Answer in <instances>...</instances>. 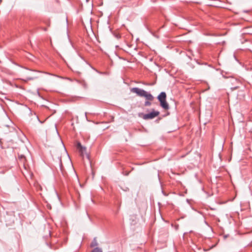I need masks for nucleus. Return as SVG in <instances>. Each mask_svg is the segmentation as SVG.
Returning a JSON list of instances; mask_svg holds the SVG:
<instances>
[{
  "instance_id": "f257e3e1",
  "label": "nucleus",
  "mask_w": 252,
  "mask_h": 252,
  "mask_svg": "<svg viewBox=\"0 0 252 252\" xmlns=\"http://www.w3.org/2000/svg\"><path fill=\"white\" fill-rule=\"evenodd\" d=\"M130 91L133 93H135L139 96L145 98L146 101L144 102L145 106H150L152 105L151 101L154 99V97L150 93L137 87L131 88Z\"/></svg>"
},
{
  "instance_id": "f03ea898",
  "label": "nucleus",
  "mask_w": 252,
  "mask_h": 252,
  "mask_svg": "<svg viewBox=\"0 0 252 252\" xmlns=\"http://www.w3.org/2000/svg\"><path fill=\"white\" fill-rule=\"evenodd\" d=\"M157 98L160 102V106L162 108L166 110L169 109V105L166 100V94L164 92H161L158 96Z\"/></svg>"
},
{
  "instance_id": "7ed1b4c3",
  "label": "nucleus",
  "mask_w": 252,
  "mask_h": 252,
  "mask_svg": "<svg viewBox=\"0 0 252 252\" xmlns=\"http://www.w3.org/2000/svg\"><path fill=\"white\" fill-rule=\"evenodd\" d=\"M18 160L19 164L23 165L25 171L32 173L29 165L27 164V158L24 154L18 153Z\"/></svg>"
},
{
  "instance_id": "20e7f679",
  "label": "nucleus",
  "mask_w": 252,
  "mask_h": 252,
  "mask_svg": "<svg viewBox=\"0 0 252 252\" xmlns=\"http://www.w3.org/2000/svg\"><path fill=\"white\" fill-rule=\"evenodd\" d=\"M34 71L32 70H27L26 71L23 75L22 80L25 81H27L28 80H33L37 78V76L34 75L35 73Z\"/></svg>"
},
{
  "instance_id": "39448f33",
  "label": "nucleus",
  "mask_w": 252,
  "mask_h": 252,
  "mask_svg": "<svg viewBox=\"0 0 252 252\" xmlns=\"http://www.w3.org/2000/svg\"><path fill=\"white\" fill-rule=\"evenodd\" d=\"M60 169L62 173H67V172L71 173H76L72 163H70L67 169L64 168L62 164L61 159H60L59 164Z\"/></svg>"
},
{
  "instance_id": "423d86ee",
  "label": "nucleus",
  "mask_w": 252,
  "mask_h": 252,
  "mask_svg": "<svg viewBox=\"0 0 252 252\" xmlns=\"http://www.w3.org/2000/svg\"><path fill=\"white\" fill-rule=\"evenodd\" d=\"M159 114V111H155L154 109H153L151 112L143 114L142 118L145 120H151L158 116Z\"/></svg>"
},
{
  "instance_id": "0eeeda50",
  "label": "nucleus",
  "mask_w": 252,
  "mask_h": 252,
  "mask_svg": "<svg viewBox=\"0 0 252 252\" xmlns=\"http://www.w3.org/2000/svg\"><path fill=\"white\" fill-rule=\"evenodd\" d=\"M229 79L230 80V83L231 84V86H230L231 91H234L239 88L238 85H239L240 83L237 79L233 77H230Z\"/></svg>"
},
{
  "instance_id": "6e6552de",
  "label": "nucleus",
  "mask_w": 252,
  "mask_h": 252,
  "mask_svg": "<svg viewBox=\"0 0 252 252\" xmlns=\"http://www.w3.org/2000/svg\"><path fill=\"white\" fill-rule=\"evenodd\" d=\"M76 147L83 157L86 156L87 158H89V155L87 154L86 148L83 146L80 142H77Z\"/></svg>"
},
{
  "instance_id": "1a4fd4ad",
  "label": "nucleus",
  "mask_w": 252,
  "mask_h": 252,
  "mask_svg": "<svg viewBox=\"0 0 252 252\" xmlns=\"http://www.w3.org/2000/svg\"><path fill=\"white\" fill-rule=\"evenodd\" d=\"M73 70L77 73H80V71L82 70L81 68H79L77 66H74Z\"/></svg>"
},
{
  "instance_id": "9d476101",
  "label": "nucleus",
  "mask_w": 252,
  "mask_h": 252,
  "mask_svg": "<svg viewBox=\"0 0 252 252\" xmlns=\"http://www.w3.org/2000/svg\"><path fill=\"white\" fill-rule=\"evenodd\" d=\"M92 252H102V250L101 248H95L92 251Z\"/></svg>"
},
{
  "instance_id": "9b49d317",
  "label": "nucleus",
  "mask_w": 252,
  "mask_h": 252,
  "mask_svg": "<svg viewBox=\"0 0 252 252\" xmlns=\"http://www.w3.org/2000/svg\"><path fill=\"white\" fill-rule=\"evenodd\" d=\"M97 243H96V242H95V243H94V244L93 243V244H92L91 246H92V247H94V246H95V245H97Z\"/></svg>"
},
{
  "instance_id": "f8f14e48",
  "label": "nucleus",
  "mask_w": 252,
  "mask_h": 252,
  "mask_svg": "<svg viewBox=\"0 0 252 252\" xmlns=\"http://www.w3.org/2000/svg\"><path fill=\"white\" fill-rule=\"evenodd\" d=\"M95 71H96L97 72H98V73H99V74H102V72H99V71H97V70H95Z\"/></svg>"
},
{
  "instance_id": "ddd939ff",
  "label": "nucleus",
  "mask_w": 252,
  "mask_h": 252,
  "mask_svg": "<svg viewBox=\"0 0 252 252\" xmlns=\"http://www.w3.org/2000/svg\"><path fill=\"white\" fill-rule=\"evenodd\" d=\"M77 178L78 179V177L77 176V174H76Z\"/></svg>"
},
{
  "instance_id": "4468645a",
  "label": "nucleus",
  "mask_w": 252,
  "mask_h": 252,
  "mask_svg": "<svg viewBox=\"0 0 252 252\" xmlns=\"http://www.w3.org/2000/svg\"><path fill=\"white\" fill-rule=\"evenodd\" d=\"M22 173L24 174V171H22Z\"/></svg>"
}]
</instances>
